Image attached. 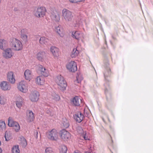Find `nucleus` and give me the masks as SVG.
Wrapping results in <instances>:
<instances>
[{"label":"nucleus","instance_id":"864d4df0","mask_svg":"<svg viewBox=\"0 0 153 153\" xmlns=\"http://www.w3.org/2000/svg\"><path fill=\"white\" fill-rule=\"evenodd\" d=\"M1 141H0V146H1Z\"/></svg>","mask_w":153,"mask_h":153},{"label":"nucleus","instance_id":"473e14b6","mask_svg":"<svg viewBox=\"0 0 153 153\" xmlns=\"http://www.w3.org/2000/svg\"><path fill=\"white\" fill-rule=\"evenodd\" d=\"M21 144L23 147H25L27 145V142L25 139L23 137H22L20 138Z\"/></svg>","mask_w":153,"mask_h":153},{"label":"nucleus","instance_id":"2eb2a0df","mask_svg":"<svg viewBox=\"0 0 153 153\" xmlns=\"http://www.w3.org/2000/svg\"><path fill=\"white\" fill-rule=\"evenodd\" d=\"M7 80L12 84H14L15 82V76L12 71H9L7 74Z\"/></svg>","mask_w":153,"mask_h":153},{"label":"nucleus","instance_id":"c03bdc74","mask_svg":"<svg viewBox=\"0 0 153 153\" xmlns=\"http://www.w3.org/2000/svg\"><path fill=\"white\" fill-rule=\"evenodd\" d=\"M107 85V84L106 83H105L104 84V86H105V94H106L107 91H108V89L106 87V86Z\"/></svg>","mask_w":153,"mask_h":153},{"label":"nucleus","instance_id":"5fc2aeb1","mask_svg":"<svg viewBox=\"0 0 153 153\" xmlns=\"http://www.w3.org/2000/svg\"><path fill=\"white\" fill-rule=\"evenodd\" d=\"M1 34V32L0 31V34Z\"/></svg>","mask_w":153,"mask_h":153},{"label":"nucleus","instance_id":"f704fd0d","mask_svg":"<svg viewBox=\"0 0 153 153\" xmlns=\"http://www.w3.org/2000/svg\"><path fill=\"white\" fill-rule=\"evenodd\" d=\"M13 153H19L20 150L19 149L18 145L14 146H13L12 149Z\"/></svg>","mask_w":153,"mask_h":153},{"label":"nucleus","instance_id":"20e7f679","mask_svg":"<svg viewBox=\"0 0 153 153\" xmlns=\"http://www.w3.org/2000/svg\"><path fill=\"white\" fill-rule=\"evenodd\" d=\"M11 47L13 49L16 51L21 50L23 45L21 42L16 38H13L11 42Z\"/></svg>","mask_w":153,"mask_h":153},{"label":"nucleus","instance_id":"c9c22d12","mask_svg":"<svg viewBox=\"0 0 153 153\" xmlns=\"http://www.w3.org/2000/svg\"><path fill=\"white\" fill-rule=\"evenodd\" d=\"M62 124L64 128H68L69 126V124L68 120L65 118L63 119Z\"/></svg>","mask_w":153,"mask_h":153},{"label":"nucleus","instance_id":"1a4fd4ad","mask_svg":"<svg viewBox=\"0 0 153 153\" xmlns=\"http://www.w3.org/2000/svg\"><path fill=\"white\" fill-rule=\"evenodd\" d=\"M60 137L64 141L69 140L71 137V134L65 129H63L60 131Z\"/></svg>","mask_w":153,"mask_h":153},{"label":"nucleus","instance_id":"b1692460","mask_svg":"<svg viewBox=\"0 0 153 153\" xmlns=\"http://www.w3.org/2000/svg\"><path fill=\"white\" fill-rule=\"evenodd\" d=\"M35 81L37 84L40 85H43L45 82L43 78L41 76H37L35 79Z\"/></svg>","mask_w":153,"mask_h":153},{"label":"nucleus","instance_id":"2f4dec72","mask_svg":"<svg viewBox=\"0 0 153 153\" xmlns=\"http://www.w3.org/2000/svg\"><path fill=\"white\" fill-rule=\"evenodd\" d=\"M6 98L5 96L1 95L0 96V104L1 105H4L6 102Z\"/></svg>","mask_w":153,"mask_h":153},{"label":"nucleus","instance_id":"8fccbe9b","mask_svg":"<svg viewBox=\"0 0 153 153\" xmlns=\"http://www.w3.org/2000/svg\"><path fill=\"white\" fill-rule=\"evenodd\" d=\"M92 152L91 150L90 149L89 152H88L87 153H91V152Z\"/></svg>","mask_w":153,"mask_h":153},{"label":"nucleus","instance_id":"6e6552de","mask_svg":"<svg viewBox=\"0 0 153 153\" xmlns=\"http://www.w3.org/2000/svg\"><path fill=\"white\" fill-rule=\"evenodd\" d=\"M67 69L71 72H75L77 70L76 63L74 61H71L66 65Z\"/></svg>","mask_w":153,"mask_h":153},{"label":"nucleus","instance_id":"f3484780","mask_svg":"<svg viewBox=\"0 0 153 153\" xmlns=\"http://www.w3.org/2000/svg\"><path fill=\"white\" fill-rule=\"evenodd\" d=\"M74 118L76 121L79 123L81 122L84 118V115L81 112L75 114Z\"/></svg>","mask_w":153,"mask_h":153},{"label":"nucleus","instance_id":"72a5a7b5","mask_svg":"<svg viewBox=\"0 0 153 153\" xmlns=\"http://www.w3.org/2000/svg\"><path fill=\"white\" fill-rule=\"evenodd\" d=\"M60 153H66L67 150V147L65 145H62L60 148Z\"/></svg>","mask_w":153,"mask_h":153},{"label":"nucleus","instance_id":"4be33fe9","mask_svg":"<svg viewBox=\"0 0 153 153\" xmlns=\"http://www.w3.org/2000/svg\"><path fill=\"white\" fill-rule=\"evenodd\" d=\"M55 30L61 37H63V29L61 25H59L58 26H56L55 27Z\"/></svg>","mask_w":153,"mask_h":153},{"label":"nucleus","instance_id":"bb28decb","mask_svg":"<svg viewBox=\"0 0 153 153\" xmlns=\"http://www.w3.org/2000/svg\"><path fill=\"white\" fill-rule=\"evenodd\" d=\"M48 39L45 37H40L39 40L40 43L42 45H46L48 44Z\"/></svg>","mask_w":153,"mask_h":153},{"label":"nucleus","instance_id":"6ab92c4d","mask_svg":"<svg viewBox=\"0 0 153 153\" xmlns=\"http://www.w3.org/2000/svg\"><path fill=\"white\" fill-rule=\"evenodd\" d=\"M34 116L33 112L30 110H28L27 112V120L29 122L33 121L34 119Z\"/></svg>","mask_w":153,"mask_h":153},{"label":"nucleus","instance_id":"0eeeda50","mask_svg":"<svg viewBox=\"0 0 153 153\" xmlns=\"http://www.w3.org/2000/svg\"><path fill=\"white\" fill-rule=\"evenodd\" d=\"M18 90L23 93H26L28 91V87L26 84L25 81H22L20 82L17 85Z\"/></svg>","mask_w":153,"mask_h":153},{"label":"nucleus","instance_id":"a878e982","mask_svg":"<svg viewBox=\"0 0 153 153\" xmlns=\"http://www.w3.org/2000/svg\"><path fill=\"white\" fill-rule=\"evenodd\" d=\"M23 98L21 97H18L16 102V106L19 108H20L22 106L23 102Z\"/></svg>","mask_w":153,"mask_h":153},{"label":"nucleus","instance_id":"ddd939ff","mask_svg":"<svg viewBox=\"0 0 153 153\" xmlns=\"http://www.w3.org/2000/svg\"><path fill=\"white\" fill-rule=\"evenodd\" d=\"M38 70L40 74L44 76L47 77L49 75L48 70L42 65L39 66Z\"/></svg>","mask_w":153,"mask_h":153},{"label":"nucleus","instance_id":"37998d69","mask_svg":"<svg viewBox=\"0 0 153 153\" xmlns=\"http://www.w3.org/2000/svg\"><path fill=\"white\" fill-rule=\"evenodd\" d=\"M69 1L72 3H77V0H69Z\"/></svg>","mask_w":153,"mask_h":153},{"label":"nucleus","instance_id":"393cba45","mask_svg":"<svg viewBox=\"0 0 153 153\" xmlns=\"http://www.w3.org/2000/svg\"><path fill=\"white\" fill-rule=\"evenodd\" d=\"M8 45L7 42L4 39H0V48L1 50H3Z\"/></svg>","mask_w":153,"mask_h":153},{"label":"nucleus","instance_id":"4468645a","mask_svg":"<svg viewBox=\"0 0 153 153\" xmlns=\"http://www.w3.org/2000/svg\"><path fill=\"white\" fill-rule=\"evenodd\" d=\"M0 86L2 90L4 91L9 90L11 88L10 84L7 82H2L0 84Z\"/></svg>","mask_w":153,"mask_h":153},{"label":"nucleus","instance_id":"ea45409f","mask_svg":"<svg viewBox=\"0 0 153 153\" xmlns=\"http://www.w3.org/2000/svg\"><path fill=\"white\" fill-rule=\"evenodd\" d=\"M24 30H25L24 29H23L21 30V33L22 34L21 37L24 40L26 41L27 39V36L26 35L22 34V32H24Z\"/></svg>","mask_w":153,"mask_h":153},{"label":"nucleus","instance_id":"58836bf2","mask_svg":"<svg viewBox=\"0 0 153 153\" xmlns=\"http://www.w3.org/2000/svg\"><path fill=\"white\" fill-rule=\"evenodd\" d=\"M45 153H54V152L51 147H48L45 149Z\"/></svg>","mask_w":153,"mask_h":153},{"label":"nucleus","instance_id":"5701e85b","mask_svg":"<svg viewBox=\"0 0 153 153\" xmlns=\"http://www.w3.org/2000/svg\"><path fill=\"white\" fill-rule=\"evenodd\" d=\"M24 75L25 79L30 81L32 78L31 72L29 70L27 69L25 72Z\"/></svg>","mask_w":153,"mask_h":153},{"label":"nucleus","instance_id":"aec40b11","mask_svg":"<svg viewBox=\"0 0 153 153\" xmlns=\"http://www.w3.org/2000/svg\"><path fill=\"white\" fill-rule=\"evenodd\" d=\"M50 50L54 57H57L59 56V49L58 48L55 46H52Z\"/></svg>","mask_w":153,"mask_h":153},{"label":"nucleus","instance_id":"dca6fc26","mask_svg":"<svg viewBox=\"0 0 153 153\" xmlns=\"http://www.w3.org/2000/svg\"><path fill=\"white\" fill-rule=\"evenodd\" d=\"M72 37L77 40H80L82 36V33L78 31H74L72 32Z\"/></svg>","mask_w":153,"mask_h":153},{"label":"nucleus","instance_id":"603ef678","mask_svg":"<svg viewBox=\"0 0 153 153\" xmlns=\"http://www.w3.org/2000/svg\"><path fill=\"white\" fill-rule=\"evenodd\" d=\"M74 153H80L79 152H75Z\"/></svg>","mask_w":153,"mask_h":153},{"label":"nucleus","instance_id":"7c9ffc66","mask_svg":"<svg viewBox=\"0 0 153 153\" xmlns=\"http://www.w3.org/2000/svg\"><path fill=\"white\" fill-rule=\"evenodd\" d=\"M79 53V51L76 48H74L71 54V56L72 58L78 56Z\"/></svg>","mask_w":153,"mask_h":153},{"label":"nucleus","instance_id":"de8ad7c7","mask_svg":"<svg viewBox=\"0 0 153 153\" xmlns=\"http://www.w3.org/2000/svg\"><path fill=\"white\" fill-rule=\"evenodd\" d=\"M36 131V137L37 138L38 137V132L37 131Z\"/></svg>","mask_w":153,"mask_h":153},{"label":"nucleus","instance_id":"39448f33","mask_svg":"<svg viewBox=\"0 0 153 153\" xmlns=\"http://www.w3.org/2000/svg\"><path fill=\"white\" fill-rule=\"evenodd\" d=\"M8 125L9 127H13L16 132H18L20 129V126L18 123L14 121L11 117L8 119Z\"/></svg>","mask_w":153,"mask_h":153},{"label":"nucleus","instance_id":"f03ea898","mask_svg":"<svg viewBox=\"0 0 153 153\" xmlns=\"http://www.w3.org/2000/svg\"><path fill=\"white\" fill-rule=\"evenodd\" d=\"M55 81L57 85L59 86V88L62 91L66 89L67 84L64 77L61 75H59L56 77Z\"/></svg>","mask_w":153,"mask_h":153},{"label":"nucleus","instance_id":"7ed1b4c3","mask_svg":"<svg viewBox=\"0 0 153 153\" xmlns=\"http://www.w3.org/2000/svg\"><path fill=\"white\" fill-rule=\"evenodd\" d=\"M46 136L49 140L53 141H57L58 138V132L55 129L47 132Z\"/></svg>","mask_w":153,"mask_h":153},{"label":"nucleus","instance_id":"4c0bfd02","mask_svg":"<svg viewBox=\"0 0 153 153\" xmlns=\"http://www.w3.org/2000/svg\"><path fill=\"white\" fill-rule=\"evenodd\" d=\"M6 125L4 121L0 120V128L2 130H5Z\"/></svg>","mask_w":153,"mask_h":153},{"label":"nucleus","instance_id":"e433bc0d","mask_svg":"<svg viewBox=\"0 0 153 153\" xmlns=\"http://www.w3.org/2000/svg\"><path fill=\"white\" fill-rule=\"evenodd\" d=\"M106 70L107 71L105 72L104 73L105 79L106 80V77L109 76L111 74L110 69L109 68H107Z\"/></svg>","mask_w":153,"mask_h":153},{"label":"nucleus","instance_id":"3c124183","mask_svg":"<svg viewBox=\"0 0 153 153\" xmlns=\"http://www.w3.org/2000/svg\"><path fill=\"white\" fill-rule=\"evenodd\" d=\"M5 140L6 141H8V140L6 138V136H5Z\"/></svg>","mask_w":153,"mask_h":153},{"label":"nucleus","instance_id":"a18cd8bd","mask_svg":"<svg viewBox=\"0 0 153 153\" xmlns=\"http://www.w3.org/2000/svg\"><path fill=\"white\" fill-rule=\"evenodd\" d=\"M47 113L49 114H51V111L49 109H48V110L47 111Z\"/></svg>","mask_w":153,"mask_h":153},{"label":"nucleus","instance_id":"f8f14e48","mask_svg":"<svg viewBox=\"0 0 153 153\" xmlns=\"http://www.w3.org/2000/svg\"><path fill=\"white\" fill-rule=\"evenodd\" d=\"M36 57L38 60L43 62L46 58V53L44 51H39L37 53Z\"/></svg>","mask_w":153,"mask_h":153},{"label":"nucleus","instance_id":"49530a36","mask_svg":"<svg viewBox=\"0 0 153 153\" xmlns=\"http://www.w3.org/2000/svg\"><path fill=\"white\" fill-rule=\"evenodd\" d=\"M85 0H77V3L79 2H83Z\"/></svg>","mask_w":153,"mask_h":153},{"label":"nucleus","instance_id":"c85d7f7f","mask_svg":"<svg viewBox=\"0 0 153 153\" xmlns=\"http://www.w3.org/2000/svg\"><path fill=\"white\" fill-rule=\"evenodd\" d=\"M51 98L56 101H58L60 100V96L55 92H53L51 95Z\"/></svg>","mask_w":153,"mask_h":153},{"label":"nucleus","instance_id":"9b49d317","mask_svg":"<svg viewBox=\"0 0 153 153\" xmlns=\"http://www.w3.org/2000/svg\"><path fill=\"white\" fill-rule=\"evenodd\" d=\"M3 56L6 59L11 58L14 54V53L10 48L6 49L3 53Z\"/></svg>","mask_w":153,"mask_h":153},{"label":"nucleus","instance_id":"a19ab883","mask_svg":"<svg viewBox=\"0 0 153 153\" xmlns=\"http://www.w3.org/2000/svg\"><path fill=\"white\" fill-rule=\"evenodd\" d=\"M76 131L79 133L82 134L84 132L83 130L81 127L78 126L76 127Z\"/></svg>","mask_w":153,"mask_h":153},{"label":"nucleus","instance_id":"423d86ee","mask_svg":"<svg viewBox=\"0 0 153 153\" xmlns=\"http://www.w3.org/2000/svg\"><path fill=\"white\" fill-rule=\"evenodd\" d=\"M46 9L45 7H38L35 12V15L38 18L43 17L45 14Z\"/></svg>","mask_w":153,"mask_h":153},{"label":"nucleus","instance_id":"79ce46f5","mask_svg":"<svg viewBox=\"0 0 153 153\" xmlns=\"http://www.w3.org/2000/svg\"><path fill=\"white\" fill-rule=\"evenodd\" d=\"M90 113L89 111H87L86 109L84 110V114L85 116L88 117Z\"/></svg>","mask_w":153,"mask_h":153},{"label":"nucleus","instance_id":"c756f323","mask_svg":"<svg viewBox=\"0 0 153 153\" xmlns=\"http://www.w3.org/2000/svg\"><path fill=\"white\" fill-rule=\"evenodd\" d=\"M82 137L85 140H90V135L88 132L84 131L82 134Z\"/></svg>","mask_w":153,"mask_h":153},{"label":"nucleus","instance_id":"a211bd4d","mask_svg":"<svg viewBox=\"0 0 153 153\" xmlns=\"http://www.w3.org/2000/svg\"><path fill=\"white\" fill-rule=\"evenodd\" d=\"M51 19L54 21L58 22L60 20V16L57 13H53L51 15Z\"/></svg>","mask_w":153,"mask_h":153},{"label":"nucleus","instance_id":"9d476101","mask_svg":"<svg viewBox=\"0 0 153 153\" xmlns=\"http://www.w3.org/2000/svg\"><path fill=\"white\" fill-rule=\"evenodd\" d=\"M39 94L38 92L36 90L33 91L29 96V99L32 102H37L39 99Z\"/></svg>","mask_w":153,"mask_h":153},{"label":"nucleus","instance_id":"412c9836","mask_svg":"<svg viewBox=\"0 0 153 153\" xmlns=\"http://www.w3.org/2000/svg\"><path fill=\"white\" fill-rule=\"evenodd\" d=\"M72 102L75 106H79L82 102V100L77 96H76L72 99Z\"/></svg>","mask_w":153,"mask_h":153},{"label":"nucleus","instance_id":"cd10ccee","mask_svg":"<svg viewBox=\"0 0 153 153\" xmlns=\"http://www.w3.org/2000/svg\"><path fill=\"white\" fill-rule=\"evenodd\" d=\"M76 80L74 82L75 84L76 83H79L83 79V77L82 75L79 73H77L76 75Z\"/></svg>","mask_w":153,"mask_h":153},{"label":"nucleus","instance_id":"09e8293b","mask_svg":"<svg viewBox=\"0 0 153 153\" xmlns=\"http://www.w3.org/2000/svg\"><path fill=\"white\" fill-rule=\"evenodd\" d=\"M2 152V149L0 147V153H1Z\"/></svg>","mask_w":153,"mask_h":153},{"label":"nucleus","instance_id":"f257e3e1","mask_svg":"<svg viewBox=\"0 0 153 153\" xmlns=\"http://www.w3.org/2000/svg\"><path fill=\"white\" fill-rule=\"evenodd\" d=\"M62 17L66 22L70 26L76 27L78 26L77 22L74 21L73 14L72 12L66 9H63L62 11Z\"/></svg>","mask_w":153,"mask_h":153}]
</instances>
